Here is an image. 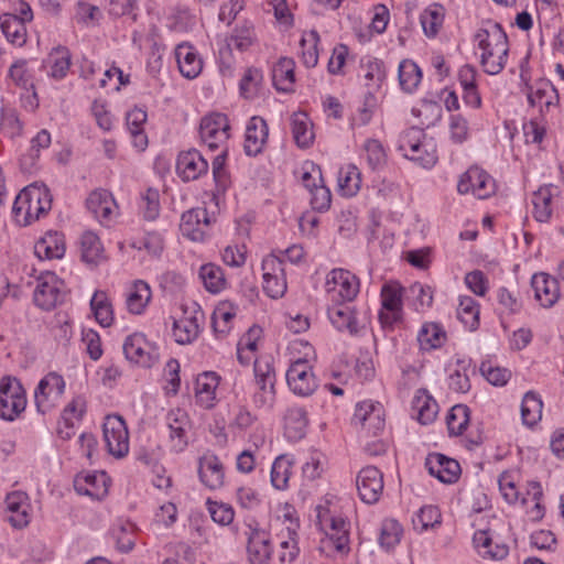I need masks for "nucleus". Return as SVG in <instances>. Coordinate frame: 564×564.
<instances>
[{
  "instance_id": "f704fd0d",
  "label": "nucleus",
  "mask_w": 564,
  "mask_h": 564,
  "mask_svg": "<svg viewBox=\"0 0 564 564\" xmlns=\"http://www.w3.org/2000/svg\"><path fill=\"white\" fill-rule=\"evenodd\" d=\"M473 543L482 558L498 561L505 558L509 553V547L505 543H496L495 550H491L492 538L485 530H478L474 533Z\"/></svg>"
},
{
  "instance_id": "423d86ee",
  "label": "nucleus",
  "mask_w": 564,
  "mask_h": 564,
  "mask_svg": "<svg viewBox=\"0 0 564 564\" xmlns=\"http://www.w3.org/2000/svg\"><path fill=\"white\" fill-rule=\"evenodd\" d=\"M359 289V279L346 269H333L326 276L325 291L335 303L351 302Z\"/></svg>"
},
{
  "instance_id": "2f4dec72",
  "label": "nucleus",
  "mask_w": 564,
  "mask_h": 564,
  "mask_svg": "<svg viewBox=\"0 0 564 564\" xmlns=\"http://www.w3.org/2000/svg\"><path fill=\"white\" fill-rule=\"evenodd\" d=\"M106 473L88 474L75 479V489L80 495H86L93 499L100 500L108 494Z\"/></svg>"
},
{
  "instance_id": "052dcab7",
  "label": "nucleus",
  "mask_w": 564,
  "mask_h": 564,
  "mask_svg": "<svg viewBox=\"0 0 564 564\" xmlns=\"http://www.w3.org/2000/svg\"><path fill=\"white\" fill-rule=\"evenodd\" d=\"M236 313L227 304L219 305L213 313L212 325L218 336H226L231 327Z\"/></svg>"
},
{
  "instance_id": "6e6d98bb",
  "label": "nucleus",
  "mask_w": 564,
  "mask_h": 564,
  "mask_svg": "<svg viewBox=\"0 0 564 564\" xmlns=\"http://www.w3.org/2000/svg\"><path fill=\"white\" fill-rule=\"evenodd\" d=\"M387 77V73L383 63L378 59L368 61L365 65V86L368 88L367 93L373 95L377 91Z\"/></svg>"
},
{
  "instance_id": "b1692460",
  "label": "nucleus",
  "mask_w": 564,
  "mask_h": 564,
  "mask_svg": "<svg viewBox=\"0 0 564 564\" xmlns=\"http://www.w3.org/2000/svg\"><path fill=\"white\" fill-rule=\"evenodd\" d=\"M247 551L251 564H268L272 553L268 533L249 527Z\"/></svg>"
},
{
  "instance_id": "412c9836",
  "label": "nucleus",
  "mask_w": 564,
  "mask_h": 564,
  "mask_svg": "<svg viewBox=\"0 0 564 564\" xmlns=\"http://www.w3.org/2000/svg\"><path fill=\"white\" fill-rule=\"evenodd\" d=\"M208 171V163L199 151L181 152L176 161V173L184 181H195Z\"/></svg>"
},
{
  "instance_id": "9b49d317",
  "label": "nucleus",
  "mask_w": 564,
  "mask_h": 564,
  "mask_svg": "<svg viewBox=\"0 0 564 564\" xmlns=\"http://www.w3.org/2000/svg\"><path fill=\"white\" fill-rule=\"evenodd\" d=\"M126 358L141 367L150 368L159 359L158 348L142 333L129 335L123 343Z\"/></svg>"
},
{
  "instance_id": "cd10ccee",
  "label": "nucleus",
  "mask_w": 564,
  "mask_h": 564,
  "mask_svg": "<svg viewBox=\"0 0 564 564\" xmlns=\"http://www.w3.org/2000/svg\"><path fill=\"white\" fill-rule=\"evenodd\" d=\"M558 188L552 184L541 186L532 195L533 217L540 223H547L553 214V198Z\"/></svg>"
},
{
  "instance_id": "bb28decb",
  "label": "nucleus",
  "mask_w": 564,
  "mask_h": 564,
  "mask_svg": "<svg viewBox=\"0 0 564 564\" xmlns=\"http://www.w3.org/2000/svg\"><path fill=\"white\" fill-rule=\"evenodd\" d=\"M34 253L41 260L62 259L65 254L63 234L58 231H47L35 242Z\"/></svg>"
},
{
  "instance_id": "e433bc0d",
  "label": "nucleus",
  "mask_w": 564,
  "mask_h": 564,
  "mask_svg": "<svg viewBox=\"0 0 564 564\" xmlns=\"http://www.w3.org/2000/svg\"><path fill=\"white\" fill-rule=\"evenodd\" d=\"M291 131L299 148H310L314 141L313 124L305 112H295L291 117Z\"/></svg>"
},
{
  "instance_id": "ea45409f",
  "label": "nucleus",
  "mask_w": 564,
  "mask_h": 564,
  "mask_svg": "<svg viewBox=\"0 0 564 564\" xmlns=\"http://www.w3.org/2000/svg\"><path fill=\"white\" fill-rule=\"evenodd\" d=\"M152 293L148 283L137 281L127 293L126 304L130 313L142 314L151 300Z\"/></svg>"
},
{
  "instance_id": "f3484780",
  "label": "nucleus",
  "mask_w": 564,
  "mask_h": 564,
  "mask_svg": "<svg viewBox=\"0 0 564 564\" xmlns=\"http://www.w3.org/2000/svg\"><path fill=\"white\" fill-rule=\"evenodd\" d=\"M166 425L170 430V446L175 453L183 452L188 444L191 421L188 414L182 409H173L166 415Z\"/></svg>"
},
{
  "instance_id": "7ed1b4c3",
  "label": "nucleus",
  "mask_w": 564,
  "mask_h": 564,
  "mask_svg": "<svg viewBox=\"0 0 564 564\" xmlns=\"http://www.w3.org/2000/svg\"><path fill=\"white\" fill-rule=\"evenodd\" d=\"M398 150L402 155L423 169H431L437 162L436 144L420 128L412 127L400 137Z\"/></svg>"
},
{
  "instance_id": "2eb2a0df",
  "label": "nucleus",
  "mask_w": 564,
  "mask_h": 564,
  "mask_svg": "<svg viewBox=\"0 0 564 564\" xmlns=\"http://www.w3.org/2000/svg\"><path fill=\"white\" fill-rule=\"evenodd\" d=\"M381 305L379 319L383 326H391L401 319L402 288L395 283H386L381 289Z\"/></svg>"
},
{
  "instance_id": "f8f14e48",
  "label": "nucleus",
  "mask_w": 564,
  "mask_h": 564,
  "mask_svg": "<svg viewBox=\"0 0 564 564\" xmlns=\"http://www.w3.org/2000/svg\"><path fill=\"white\" fill-rule=\"evenodd\" d=\"M263 291L272 299L282 297L286 291V279L282 260L267 256L262 261Z\"/></svg>"
},
{
  "instance_id": "79ce46f5",
  "label": "nucleus",
  "mask_w": 564,
  "mask_h": 564,
  "mask_svg": "<svg viewBox=\"0 0 564 564\" xmlns=\"http://www.w3.org/2000/svg\"><path fill=\"white\" fill-rule=\"evenodd\" d=\"M398 78L400 88L406 94H412L422 80L421 68L413 61L403 59L398 67Z\"/></svg>"
},
{
  "instance_id": "f257e3e1",
  "label": "nucleus",
  "mask_w": 564,
  "mask_h": 564,
  "mask_svg": "<svg viewBox=\"0 0 564 564\" xmlns=\"http://www.w3.org/2000/svg\"><path fill=\"white\" fill-rule=\"evenodd\" d=\"M52 207V195L45 185L36 183L24 187L15 197L12 213L15 221L28 226L45 216Z\"/></svg>"
},
{
  "instance_id": "338daca9",
  "label": "nucleus",
  "mask_w": 564,
  "mask_h": 564,
  "mask_svg": "<svg viewBox=\"0 0 564 564\" xmlns=\"http://www.w3.org/2000/svg\"><path fill=\"white\" fill-rule=\"evenodd\" d=\"M311 194V206L317 212H326L330 207L332 194L329 188L324 184L313 183V187L308 191Z\"/></svg>"
},
{
  "instance_id": "e2e57ef3",
  "label": "nucleus",
  "mask_w": 564,
  "mask_h": 564,
  "mask_svg": "<svg viewBox=\"0 0 564 564\" xmlns=\"http://www.w3.org/2000/svg\"><path fill=\"white\" fill-rule=\"evenodd\" d=\"M319 35L316 31L312 30L305 34L300 42L301 55L303 64L306 67H314L318 61L317 43Z\"/></svg>"
},
{
  "instance_id": "473e14b6",
  "label": "nucleus",
  "mask_w": 564,
  "mask_h": 564,
  "mask_svg": "<svg viewBox=\"0 0 564 564\" xmlns=\"http://www.w3.org/2000/svg\"><path fill=\"white\" fill-rule=\"evenodd\" d=\"M219 384V377L215 372L199 375L195 382V395L197 402L206 409L215 405L216 389Z\"/></svg>"
},
{
  "instance_id": "c85d7f7f",
  "label": "nucleus",
  "mask_w": 564,
  "mask_h": 564,
  "mask_svg": "<svg viewBox=\"0 0 564 564\" xmlns=\"http://www.w3.org/2000/svg\"><path fill=\"white\" fill-rule=\"evenodd\" d=\"M327 314L330 323L339 332H347L350 335L358 333L359 323L352 307L345 305V303H336L328 307Z\"/></svg>"
},
{
  "instance_id": "ddd939ff",
  "label": "nucleus",
  "mask_w": 564,
  "mask_h": 564,
  "mask_svg": "<svg viewBox=\"0 0 564 564\" xmlns=\"http://www.w3.org/2000/svg\"><path fill=\"white\" fill-rule=\"evenodd\" d=\"M229 129L226 115L217 112L205 116L199 126L200 139L209 149H217L228 140Z\"/></svg>"
},
{
  "instance_id": "680f3d73",
  "label": "nucleus",
  "mask_w": 564,
  "mask_h": 564,
  "mask_svg": "<svg viewBox=\"0 0 564 564\" xmlns=\"http://www.w3.org/2000/svg\"><path fill=\"white\" fill-rule=\"evenodd\" d=\"M292 468V462L286 455L275 458L271 468V482L276 489H284L288 486Z\"/></svg>"
},
{
  "instance_id": "774afa93",
  "label": "nucleus",
  "mask_w": 564,
  "mask_h": 564,
  "mask_svg": "<svg viewBox=\"0 0 564 564\" xmlns=\"http://www.w3.org/2000/svg\"><path fill=\"white\" fill-rule=\"evenodd\" d=\"M415 408L417 409V419L422 424L432 423L438 412L436 401L430 395H422L415 399Z\"/></svg>"
},
{
  "instance_id": "0eeeda50",
  "label": "nucleus",
  "mask_w": 564,
  "mask_h": 564,
  "mask_svg": "<svg viewBox=\"0 0 564 564\" xmlns=\"http://www.w3.org/2000/svg\"><path fill=\"white\" fill-rule=\"evenodd\" d=\"M65 390L63 377L56 372H50L42 378L34 391V400L37 412L45 414L54 409Z\"/></svg>"
},
{
  "instance_id": "0e129e2a",
  "label": "nucleus",
  "mask_w": 564,
  "mask_h": 564,
  "mask_svg": "<svg viewBox=\"0 0 564 564\" xmlns=\"http://www.w3.org/2000/svg\"><path fill=\"white\" fill-rule=\"evenodd\" d=\"M441 512L435 506H424L413 518L414 529L423 532L430 528H435L441 524Z\"/></svg>"
},
{
  "instance_id": "603ef678",
  "label": "nucleus",
  "mask_w": 564,
  "mask_h": 564,
  "mask_svg": "<svg viewBox=\"0 0 564 564\" xmlns=\"http://www.w3.org/2000/svg\"><path fill=\"white\" fill-rule=\"evenodd\" d=\"M91 310L97 322L102 327H108L113 322V312L111 303L104 291H96L90 301Z\"/></svg>"
},
{
  "instance_id": "49530a36",
  "label": "nucleus",
  "mask_w": 564,
  "mask_h": 564,
  "mask_svg": "<svg viewBox=\"0 0 564 564\" xmlns=\"http://www.w3.org/2000/svg\"><path fill=\"white\" fill-rule=\"evenodd\" d=\"M48 74L55 79L66 76L70 66V53L66 46L54 47L47 57Z\"/></svg>"
},
{
  "instance_id": "c756f323",
  "label": "nucleus",
  "mask_w": 564,
  "mask_h": 564,
  "mask_svg": "<svg viewBox=\"0 0 564 564\" xmlns=\"http://www.w3.org/2000/svg\"><path fill=\"white\" fill-rule=\"evenodd\" d=\"M198 474L202 482L209 489H218L224 484V467L215 455H205L200 458Z\"/></svg>"
},
{
  "instance_id": "9d476101",
  "label": "nucleus",
  "mask_w": 564,
  "mask_h": 564,
  "mask_svg": "<svg viewBox=\"0 0 564 564\" xmlns=\"http://www.w3.org/2000/svg\"><path fill=\"white\" fill-rule=\"evenodd\" d=\"M457 191L460 194H471L478 199H486L495 194V180L484 170L473 166L459 178Z\"/></svg>"
},
{
  "instance_id": "dca6fc26",
  "label": "nucleus",
  "mask_w": 564,
  "mask_h": 564,
  "mask_svg": "<svg viewBox=\"0 0 564 564\" xmlns=\"http://www.w3.org/2000/svg\"><path fill=\"white\" fill-rule=\"evenodd\" d=\"M356 486L364 502L376 503L382 495L383 475L375 466L364 467L357 475Z\"/></svg>"
},
{
  "instance_id": "864d4df0",
  "label": "nucleus",
  "mask_w": 564,
  "mask_h": 564,
  "mask_svg": "<svg viewBox=\"0 0 564 564\" xmlns=\"http://www.w3.org/2000/svg\"><path fill=\"white\" fill-rule=\"evenodd\" d=\"M457 317L466 328L474 330L479 324V306L470 296H462L457 307Z\"/></svg>"
},
{
  "instance_id": "5fc2aeb1",
  "label": "nucleus",
  "mask_w": 564,
  "mask_h": 564,
  "mask_svg": "<svg viewBox=\"0 0 564 564\" xmlns=\"http://www.w3.org/2000/svg\"><path fill=\"white\" fill-rule=\"evenodd\" d=\"M139 208L145 220H155L161 210L159 189L153 187L147 188L145 192L141 194Z\"/></svg>"
},
{
  "instance_id": "72a5a7b5",
  "label": "nucleus",
  "mask_w": 564,
  "mask_h": 564,
  "mask_svg": "<svg viewBox=\"0 0 564 564\" xmlns=\"http://www.w3.org/2000/svg\"><path fill=\"white\" fill-rule=\"evenodd\" d=\"M326 536V540L323 541L324 544L334 546L339 553L347 554L349 552V523L345 519L333 517Z\"/></svg>"
},
{
  "instance_id": "a878e982",
  "label": "nucleus",
  "mask_w": 564,
  "mask_h": 564,
  "mask_svg": "<svg viewBox=\"0 0 564 564\" xmlns=\"http://www.w3.org/2000/svg\"><path fill=\"white\" fill-rule=\"evenodd\" d=\"M9 521L14 528L22 529L30 523V503L26 494L14 491L6 498Z\"/></svg>"
},
{
  "instance_id": "09e8293b",
  "label": "nucleus",
  "mask_w": 564,
  "mask_h": 564,
  "mask_svg": "<svg viewBox=\"0 0 564 564\" xmlns=\"http://www.w3.org/2000/svg\"><path fill=\"white\" fill-rule=\"evenodd\" d=\"M557 98L556 90L549 83H542L535 89H530L528 101L532 107H538L541 112L554 107V100Z\"/></svg>"
},
{
  "instance_id": "37998d69",
  "label": "nucleus",
  "mask_w": 564,
  "mask_h": 564,
  "mask_svg": "<svg viewBox=\"0 0 564 564\" xmlns=\"http://www.w3.org/2000/svg\"><path fill=\"white\" fill-rule=\"evenodd\" d=\"M338 192L346 197L355 196L360 189L361 175L357 166L348 164L338 171Z\"/></svg>"
},
{
  "instance_id": "aec40b11",
  "label": "nucleus",
  "mask_w": 564,
  "mask_h": 564,
  "mask_svg": "<svg viewBox=\"0 0 564 564\" xmlns=\"http://www.w3.org/2000/svg\"><path fill=\"white\" fill-rule=\"evenodd\" d=\"M209 224L210 218L206 208H193L183 213L180 229L188 239L203 241Z\"/></svg>"
},
{
  "instance_id": "7c9ffc66",
  "label": "nucleus",
  "mask_w": 564,
  "mask_h": 564,
  "mask_svg": "<svg viewBox=\"0 0 564 564\" xmlns=\"http://www.w3.org/2000/svg\"><path fill=\"white\" fill-rule=\"evenodd\" d=\"M204 314L195 311L194 315L183 316L173 324V336L175 341L181 345L191 344L195 340L200 332V319Z\"/></svg>"
},
{
  "instance_id": "4468645a",
  "label": "nucleus",
  "mask_w": 564,
  "mask_h": 564,
  "mask_svg": "<svg viewBox=\"0 0 564 564\" xmlns=\"http://www.w3.org/2000/svg\"><path fill=\"white\" fill-rule=\"evenodd\" d=\"M352 423L369 435L377 436L384 429V411L379 402L362 401L356 405Z\"/></svg>"
},
{
  "instance_id": "a18cd8bd",
  "label": "nucleus",
  "mask_w": 564,
  "mask_h": 564,
  "mask_svg": "<svg viewBox=\"0 0 564 564\" xmlns=\"http://www.w3.org/2000/svg\"><path fill=\"white\" fill-rule=\"evenodd\" d=\"M51 144V134L47 130L43 129L31 140V148L28 154L23 155L20 160L21 169L25 172H32L36 165L42 149L48 148Z\"/></svg>"
},
{
  "instance_id": "8fccbe9b",
  "label": "nucleus",
  "mask_w": 564,
  "mask_h": 564,
  "mask_svg": "<svg viewBox=\"0 0 564 564\" xmlns=\"http://www.w3.org/2000/svg\"><path fill=\"white\" fill-rule=\"evenodd\" d=\"M199 278L202 279L204 286L210 293H219L226 286V279L224 271L220 267L207 263L200 267Z\"/></svg>"
},
{
  "instance_id": "4be33fe9",
  "label": "nucleus",
  "mask_w": 564,
  "mask_h": 564,
  "mask_svg": "<svg viewBox=\"0 0 564 564\" xmlns=\"http://www.w3.org/2000/svg\"><path fill=\"white\" fill-rule=\"evenodd\" d=\"M269 128L267 121L259 116L249 119L246 127L243 149L247 155L256 156L263 151L268 141Z\"/></svg>"
},
{
  "instance_id": "69168bd1",
  "label": "nucleus",
  "mask_w": 564,
  "mask_h": 564,
  "mask_svg": "<svg viewBox=\"0 0 564 564\" xmlns=\"http://www.w3.org/2000/svg\"><path fill=\"white\" fill-rule=\"evenodd\" d=\"M402 532V527L397 520H384L379 538L380 544L387 549L395 546L401 540Z\"/></svg>"
},
{
  "instance_id": "a211bd4d",
  "label": "nucleus",
  "mask_w": 564,
  "mask_h": 564,
  "mask_svg": "<svg viewBox=\"0 0 564 564\" xmlns=\"http://www.w3.org/2000/svg\"><path fill=\"white\" fill-rule=\"evenodd\" d=\"M531 285L534 297L544 308L553 307L561 297L558 281L544 272L533 274Z\"/></svg>"
},
{
  "instance_id": "a19ab883",
  "label": "nucleus",
  "mask_w": 564,
  "mask_h": 564,
  "mask_svg": "<svg viewBox=\"0 0 564 564\" xmlns=\"http://www.w3.org/2000/svg\"><path fill=\"white\" fill-rule=\"evenodd\" d=\"M295 63L292 58L282 57L273 66L272 80L275 88L280 91H291L295 82Z\"/></svg>"
},
{
  "instance_id": "4d7b16f0",
  "label": "nucleus",
  "mask_w": 564,
  "mask_h": 564,
  "mask_svg": "<svg viewBox=\"0 0 564 564\" xmlns=\"http://www.w3.org/2000/svg\"><path fill=\"white\" fill-rule=\"evenodd\" d=\"M256 390L252 393V403L256 409L270 411L276 399L275 383L254 382Z\"/></svg>"
},
{
  "instance_id": "c03bdc74",
  "label": "nucleus",
  "mask_w": 564,
  "mask_h": 564,
  "mask_svg": "<svg viewBox=\"0 0 564 564\" xmlns=\"http://www.w3.org/2000/svg\"><path fill=\"white\" fill-rule=\"evenodd\" d=\"M445 9L438 3L429 6L420 17V22L424 34L434 37L443 25Z\"/></svg>"
},
{
  "instance_id": "de8ad7c7",
  "label": "nucleus",
  "mask_w": 564,
  "mask_h": 564,
  "mask_svg": "<svg viewBox=\"0 0 564 564\" xmlns=\"http://www.w3.org/2000/svg\"><path fill=\"white\" fill-rule=\"evenodd\" d=\"M542 400L538 394L529 391L524 394L521 403V417L523 424L533 426L542 417Z\"/></svg>"
},
{
  "instance_id": "f03ea898",
  "label": "nucleus",
  "mask_w": 564,
  "mask_h": 564,
  "mask_svg": "<svg viewBox=\"0 0 564 564\" xmlns=\"http://www.w3.org/2000/svg\"><path fill=\"white\" fill-rule=\"evenodd\" d=\"M476 41L480 53V64L489 75L499 74L507 62L509 51L508 37L499 24L491 29L480 30L476 34Z\"/></svg>"
},
{
  "instance_id": "393cba45",
  "label": "nucleus",
  "mask_w": 564,
  "mask_h": 564,
  "mask_svg": "<svg viewBox=\"0 0 564 564\" xmlns=\"http://www.w3.org/2000/svg\"><path fill=\"white\" fill-rule=\"evenodd\" d=\"M175 58L180 73L188 79L196 78L203 70V59L196 48L188 43H181L175 48Z\"/></svg>"
},
{
  "instance_id": "20e7f679",
  "label": "nucleus",
  "mask_w": 564,
  "mask_h": 564,
  "mask_svg": "<svg viewBox=\"0 0 564 564\" xmlns=\"http://www.w3.org/2000/svg\"><path fill=\"white\" fill-rule=\"evenodd\" d=\"M65 283L54 272H42L36 279L34 303L44 311H51L62 304L66 297Z\"/></svg>"
},
{
  "instance_id": "13d9d810",
  "label": "nucleus",
  "mask_w": 564,
  "mask_h": 564,
  "mask_svg": "<svg viewBox=\"0 0 564 564\" xmlns=\"http://www.w3.org/2000/svg\"><path fill=\"white\" fill-rule=\"evenodd\" d=\"M469 422V409L465 404L454 405L446 417L447 429L451 435H460Z\"/></svg>"
},
{
  "instance_id": "3c124183",
  "label": "nucleus",
  "mask_w": 564,
  "mask_h": 564,
  "mask_svg": "<svg viewBox=\"0 0 564 564\" xmlns=\"http://www.w3.org/2000/svg\"><path fill=\"white\" fill-rule=\"evenodd\" d=\"M82 259L88 264H98L104 259V248L97 235L87 231L82 236Z\"/></svg>"
},
{
  "instance_id": "4c0bfd02",
  "label": "nucleus",
  "mask_w": 564,
  "mask_h": 564,
  "mask_svg": "<svg viewBox=\"0 0 564 564\" xmlns=\"http://www.w3.org/2000/svg\"><path fill=\"white\" fill-rule=\"evenodd\" d=\"M447 339L443 326L435 322H426L417 333L421 349L431 350L442 347Z\"/></svg>"
},
{
  "instance_id": "6e6552de",
  "label": "nucleus",
  "mask_w": 564,
  "mask_h": 564,
  "mask_svg": "<svg viewBox=\"0 0 564 564\" xmlns=\"http://www.w3.org/2000/svg\"><path fill=\"white\" fill-rule=\"evenodd\" d=\"M102 430L108 453L116 458L124 457L129 452V433L123 419L119 415L106 416Z\"/></svg>"
},
{
  "instance_id": "6ab92c4d",
  "label": "nucleus",
  "mask_w": 564,
  "mask_h": 564,
  "mask_svg": "<svg viewBox=\"0 0 564 564\" xmlns=\"http://www.w3.org/2000/svg\"><path fill=\"white\" fill-rule=\"evenodd\" d=\"M425 467L431 476L444 484L455 482L460 475L458 462L440 453L429 454L425 459Z\"/></svg>"
},
{
  "instance_id": "bf43d9fd",
  "label": "nucleus",
  "mask_w": 564,
  "mask_h": 564,
  "mask_svg": "<svg viewBox=\"0 0 564 564\" xmlns=\"http://www.w3.org/2000/svg\"><path fill=\"white\" fill-rule=\"evenodd\" d=\"M365 158L372 171L381 170L387 164V153L377 139H368L364 144Z\"/></svg>"
},
{
  "instance_id": "58836bf2",
  "label": "nucleus",
  "mask_w": 564,
  "mask_h": 564,
  "mask_svg": "<svg viewBox=\"0 0 564 564\" xmlns=\"http://www.w3.org/2000/svg\"><path fill=\"white\" fill-rule=\"evenodd\" d=\"M26 23L10 14H0V29L6 39L17 45L22 46L26 42Z\"/></svg>"
},
{
  "instance_id": "1a4fd4ad",
  "label": "nucleus",
  "mask_w": 564,
  "mask_h": 564,
  "mask_svg": "<svg viewBox=\"0 0 564 564\" xmlns=\"http://www.w3.org/2000/svg\"><path fill=\"white\" fill-rule=\"evenodd\" d=\"M286 383L299 397H310L318 388V381L306 359H297L286 371Z\"/></svg>"
},
{
  "instance_id": "c9c22d12",
  "label": "nucleus",
  "mask_w": 564,
  "mask_h": 564,
  "mask_svg": "<svg viewBox=\"0 0 564 564\" xmlns=\"http://www.w3.org/2000/svg\"><path fill=\"white\" fill-rule=\"evenodd\" d=\"M308 417L306 410L301 405H291L284 414V427L288 436L292 440L304 437Z\"/></svg>"
},
{
  "instance_id": "39448f33",
  "label": "nucleus",
  "mask_w": 564,
  "mask_h": 564,
  "mask_svg": "<svg viewBox=\"0 0 564 564\" xmlns=\"http://www.w3.org/2000/svg\"><path fill=\"white\" fill-rule=\"evenodd\" d=\"M26 406L25 390L17 378L4 377L0 380V417L15 420Z\"/></svg>"
},
{
  "instance_id": "5701e85b",
  "label": "nucleus",
  "mask_w": 564,
  "mask_h": 564,
  "mask_svg": "<svg viewBox=\"0 0 564 564\" xmlns=\"http://www.w3.org/2000/svg\"><path fill=\"white\" fill-rule=\"evenodd\" d=\"M87 209L101 224L112 219L117 204L110 192L98 188L93 191L86 199Z\"/></svg>"
}]
</instances>
